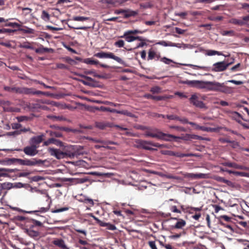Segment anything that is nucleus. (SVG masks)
<instances>
[{"mask_svg": "<svg viewBox=\"0 0 249 249\" xmlns=\"http://www.w3.org/2000/svg\"><path fill=\"white\" fill-rule=\"evenodd\" d=\"M155 57L159 58L160 56L156 55V52L152 50H149L148 53V60H152Z\"/></svg>", "mask_w": 249, "mask_h": 249, "instance_id": "obj_34", "label": "nucleus"}, {"mask_svg": "<svg viewBox=\"0 0 249 249\" xmlns=\"http://www.w3.org/2000/svg\"><path fill=\"white\" fill-rule=\"evenodd\" d=\"M20 30L23 31L25 33L28 34H33L34 31V30L33 29L28 27H27L26 29H20Z\"/></svg>", "mask_w": 249, "mask_h": 249, "instance_id": "obj_61", "label": "nucleus"}, {"mask_svg": "<svg viewBox=\"0 0 249 249\" xmlns=\"http://www.w3.org/2000/svg\"><path fill=\"white\" fill-rule=\"evenodd\" d=\"M221 34L223 36H233L234 34V31L232 30L230 31H224L221 33Z\"/></svg>", "mask_w": 249, "mask_h": 249, "instance_id": "obj_49", "label": "nucleus"}, {"mask_svg": "<svg viewBox=\"0 0 249 249\" xmlns=\"http://www.w3.org/2000/svg\"><path fill=\"white\" fill-rule=\"evenodd\" d=\"M229 22L234 25L240 26L244 25V22L242 21L241 18L239 19L235 18H231L229 20Z\"/></svg>", "mask_w": 249, "mask_h": 249, "instance_id": "obj_27", "label": "nucleus"}, {"mask_svg": "<svg viewBox=\"0 0 249 249\" xmlns=\"http://www.w3.org/2000/svg\"><path fill=\"white\" fill-rule=\"evenodd\" d=\"M41 17L44 21H48L50 19L49 14L44 10L42 11Z\"/></svg>", "mask_w": 249, "mask_h": 249, "instance_id": "obj_42", "label": "nucleus"}, {"mask_svg": "<svg viewBox=\"0 0 249 249\" xmlns=\"http://www.w3.org/2000/svg\"><path fill=\"white\" fill-rule=\"evenodd\" d=\"M49 209V207H41L38 211H24V212L28 213H36L37 212L45 213L47 212Z\"/></svg>", "mask_w": 249, "mask_h": 249, "instance_id": "obj_33", "label": "nucleus"}, {"mask_svg": "<svg viewBox=\"0 0 249 249\" xmlns=\"http://www.w3.org/2000/svg\"><path fill=\"white\" fill-rule=\"evenodd\" d=\"M40 102L42 103H43V104H48V105H51L53 106H57L56 103H55V102H53V101H49V100H45V101H41Z\"/></svg>", "mask_w": 249, "mask_h": 249, "instance_id": "obj_58", "label": "nucleus"}, {"mask_svg": "<svg viewBox=\"0 0 249 249\" xmlns=\"http://www.w3.org/2000/svg\"><path fill=\"white\" fill-rule=\"evenodd\" d=\"M101 2L103 3L115 4L117 3V0H101Z\"/></svg>", "mask_w": 249, "mask_h": 249, "instance_id": "obj_52", "label": "nucleus"}, {"mask_svg": "<svg viewBox=\"0 0 249 249\" xmlns=\"http://www.w3.org/2000/svg\"><path fill=\"white\" fill-rule=\"evenodd\" d=\"M17 169H8L4 168H0V177H7L8 174L7 173H14L17 171Z\"/></svg>", "mask_w": 249, "mask_h": 249, "instance_id": "obj_18", "label": "nucleus"}, {"mask_svg": "<svg viewBox=\"0 0 249 249\" xmlns=\"http://www.w3.org/2000/svg\"><path fill=\"white\" fill-rule=\"evenodd\" d=\"M218 219H219V223L222 225H224V224L222 222V219H223L225 221H227V222H230V221H231V218L227 215H221L220 216H219V217L218 218Z\"/></svg>", "mask_w": 249, "mask_h": 249, "instance_id": "obj_31", "label": "nucleus"}, {"mask_svg": "<svg viewBox=\"0 0 249 249\" xmlns=\"http://www.w3.org/2000/svg\"><path fill=\"white\" fill-rule=\"evenodd\" d=\"M95 126L96 127L100 129H104L107 127H112V125L108 123L104 122H96L95 123Z\"/></svg>", "mask_w": 249, "mask_h": 249, "instance_id": "obj_23", "label": "nucleus"}, {"mask_svg": "<svg viewBox=\"0 0 249 249\" xmlns=\"http://www.w3.org/2000/svg\"><path fill=\"white\" fill-rule=\"evenodd\" d=\"M9 160H16L17 162L20 165L29 166L40 165L43 164L45 162V160H43L40 159H37L36 158H33L31 159H9Z\"/></svg>", "mask_w": 249, "mask_h": 249, "instance_id": "obj_2", "label": "nucleus"}, {"mask_svg": "<svg viewBox=\"0 0 249 249\" xmlns=\"http://www.w3.org/2000/svg\"><path fill=\"white\" fill-rule=\"evenodd\" d=\"M27 187H29V184H23L21 182H17V183L13 184V188H27Z\"/></svg>", "mask_w": 249, "mask_h": 249, "instance_id": "obj_35", "label": "nucleus"}, {"mask_svg": "<svg viewBox=\"0 0 249 249\" xmlns=\"http://www.w3.org/2000/svg\"><path fill=\"white\" fill-rule=\"evenodd\" d=\"M164 177L169 179H175L177 180H180L181 179V178L179 177L173 176L170 174H165Z\"/></svg>", "mask_w": 249, "mask_h": 249, "instance_id": "obj_55", "label": "nucleus"}, {"mask_svg": "<svg viewBox=\"0 0 249 249\" xmlns=\"http://www.w3.org/2000/svg\"><path fill=\"white\" fill-rule=\"evenodd\" d=\"M22 88L19 87H12V92H15L16 93L21 94Z\"/></svg>", "mask_w": 249, "mask_h": 249, "instance_id": "obj_60", "label": "nucleus"}, {"mask_svg": "<svg viewBox=\"0 0 249 249\" xmlns=\"http://www.w3.org/2000/svg\"><path fill=\"white\" fill-rule=\"evenodd\" d=\"M127 33L129 34H142L143 33L142 31L138 30H128L126 31Z\"/></svg>", "mask_w": 249, "mask_h": 249, "instance_id": "obj_57", "label": "nucleus"}, {"mask_svg": "<svg viewBox=\"0 0 249 249\" xmlns=\"http://www.w3.org/2000/svg\"><path fill=\"white\" fill-rule=\"evenodd\" d=\"M221 83L216 81H209L208 91H219Z\"/></svg>", "mask_w": 249, "mask_h": 249, "instance_id": "obj_11", "label": "nucleus"}, {"mask_svg": "<svg viewBox=\"0 0 249 249\" xmlns=\"http://www.w3.org/2000/svg\"><path fill=\"white\" fill-rule=\"evenodd\" d=\"M100 110L103 111H108L112 113H116L117 112V109H111L110 108L103 106L100 107Z\"/></svg>", "mask_w": 249, "mask_h": 249, "instance_id": "obj_43", "label": "nucleus"}, {"mask_svg": "<svg viewBox=\"0 0 249 249\" xmlns=\"http://www.w3.org/2000/svg\"><path fill=\"white\" fill-rule=\"evenodd\" d=\"M182 84H186L191 87L199 89H204L208 90L209 81L201 80H185L180 82Z\"/></svg>", "mask_w": 249, "mask_h": 249, "instance_id": "obj_3", "label": "nucleus"}, {"mask_svg": "<svg viewBox=\"0 0 249 249\" xmlns=\"http://www.w3.org/2000/svg\"><path fill=\"white\" fill-rule=\"evenodd\" d=\"M186 225V222L185 220L179 219L178 221L176 223L175 226L173 227V228L176 229H182Z\"/></svg>", "mask_w": 249, "mask_h": 249, "instance_id": "obj_26", "label": "nucleus"}, {"mask_svg": "<svg viewBox=\"0 0 249 249\" xmlns=\"http://www.w3.org/2000/svg\"><path fill=\"white\" fill-rule=\"evenodd\" d=\"M48 152L51 156L55 157L57 159H63L66 157L73 158L76 155L75 152H63L59 149L53 148H49Z\"/></svg>", "mask_w": 249, "mask_h": 249, "instance_id": "obj_4", "label": "nucleus"}, {"mask_svg": "<svg viewBox=\"0 0 249 249\" xmlns=\"http://www.w3.org/2000/svg\"><path fill=\"white\" fill-rule=\"evenodd\" d=\"M19 46L21 48L30 49L32 50L34 49V47L31 45V43L28 42H24L20 44Z\"/></svg>", "mask_w": 249, "mask_h": 249, "instance_id": "obj_39", "label": "nucleus"}, {"mask_svg": "<svg viewBox=\"0 0 249 249\" xmlns=\"http://www.w3.org/2000/svg\"><path fill=\"white\" fill-rule=\"evenodd\" d=\"M48 133H49L50 136L52 137H55L57 138H61L62 137V134L59 132L49 131H48Z\"/></svg>", "mask_w": 249, "mask_h": 249, "instance_id": "obj_38", "label": "nucleus"}, {"mask_svg": "<svg viewBox=\"0 0 249 249\" xmlns=\"http://www.w3.org/2000/svg\"><path fill=\"white\" fill-rule=\"evenodd\" d=\"M152 146L157 147H163V144L158 143H153L150 141H144L142 148L148 150H156V149L152 148Z\"/></svg>", "mask_w": 249, "mask_h": 249, "instance_id": "obj_9", "label": "nucleus"}, {"mask_svg": "<svg viewBox=\"0 0 249 249\" xmlns=\"http://www.w3.org/2000/svg\"><path fill=\"white\" fill-rule=\"evenodd\" d=\"M144 97L146 98L147 99H152L157 101L163 100L169 98V97L167 96H153L149 94L144 95Z\"/></svg>", "mask_w": 249, "mask_h": 249, "instance_id": "obj_19", "label": "nucleus"}, {"mask_svg": "<svg viewBox=\"0 0 249 249\" xmlns=\"http://www.w3.org/2000/svg\"><path fill=\"white\" fill-rule=\"evenodd\" d=\"M17 119L18 120V122H21L28 120V117L25 116H21L17 117Z\"/></svg>", "mask_w": 249, "mask_h": 249, "instance_id": "obj_62", "label": "nucleus"}, {"mask_svg": "<svg viewBox=\"0 0 249 249\" xmlns=\"http://www.w3.org/2000/svg\"><path fill=\"white\" fill-rule=\"evenodd\" d=\"M233 63V61L226 63L225 61L216 62L213 64L212 71L215 72H220L226 70L227 68Z\"/></svg>", "mask_w": 249, "mask_h": 249, "instance_id": "obj_7", "label": "nucleus"}, {"mask_svg": "<svg viewBox=\"0 0 249 249\" xmlns=\"http://www.w3.org/2000/svg\"><path fill=\"white\" fill-rule=\"evenodd\" d=\"M1 187L3 189H10L13 188V184L10 182H5L1 184Z\"/></svg>", "mask_w": 249, "mask_h": 249, "instance_id": "obj_40", "label": "nucleus"}, {"mask_svg": "<svg viewBox=\"0 0 249 249\" xmlns=\"http://www.w3.org/2000/svg\"><path fill=\"white\" fill-rule=\"evenodd\" d=\"M240 67L241 64L239 63L235 65V66L231 67V70L232 71H240L241 70V69H240Z\"/></svg>", "mask_w": 249, "mask_h": 249, "instance_id": "obj_51", "label": "nucleus"}, {"mask_svg": "<svg viewBox=\"0 0 249 249\" xmlns=\"http://www.w3.org/2000/svg\"><path fill=\"white\" fill-rule=\"evenodd\" d=\"M51 143H53L55 145H56L57 146H59L60 147L63 146V143L61 141L56 140L53 138L49 139L48 140L45 141L44 142L43 144H44V145L47 146V145H49Z\"/></svg>", "mask_w": 249, "mask_h": 249, "instance_id": "obj_16", "label": "nucleus"}, {"mask_svg": "<svg viewBox=\"0 0 249 249\" xmlns=\"http://www.w3.org/2000/svg\"><path fill=\"white\" fill-rule=\"evenodd\" d=\"M197 128H199L200 130H201L203 131L206 132H215L219 130V128H211L209 127H205L203 126H197Z\"/></svg>", "mask_w": 249, "mask_h": 249, "instance_id": "obj_25", "label": "nucleus"}, {"mask_svg": "<svg viewBox=\"0 0 249 249\" xmlns=\"http://www.w3.org/2000/svg\"><path fill=\"white\" fill-rule=\"evenodd\" d=\"M176 47L178 48H182L183 49H186L187 48H190L191 45L184 43H176Z\"/></svg>", "mask_w": 249, "mask_h": 249, "instance_id": "obj_37", "label": "nucleus"}, {"mask_svg": "<svg viewBox=\"0 0 249 249\" xmlns=\"http://www.w3.org/2000/svg\"><path fill=\"white\" fill-rule=\"evenodd\" d=\"M47 117L48 118L51 119L54 122H62L67 121V119L63 116H54L50 115H48Z\"/></svg>", "mask_w": 249, "mask_h": 249, "instance_id": "obj_20", "label": "nucleus"}, {"mask_svg": "<svg viewBox=\"0 0 249 249\" xmlns=\"http://www.w3.org/2000/svg\"><path fill=\"white\" fill-rule=\"evenodd\" d=\"M38 147V146H35L30 144V146L25 147L23 151L26 155L33 157L38 153V151L37 149Z\"/></svg>", "mask_w": 249, "mask_h": 249, "instance_id": "obj_8", "label": "nucleus"}, {"mask_svg": "<svg viewBox=\"0 0 249 249\" xmlns=\"http://www.w3.org/2000/svg\"><path fill=\"white\" fill-rule=\"evenodd\" d=\"M122 37H124L125 40L128 42H131L134 41L136 40H143V37L137 36H131L130 34L127 33V32H124V36H121Z\"/></svg>", "mask_w": 249, "mask_h": 249, "instance_id": "obj_12", "label": "nucleus"}, {"mask_svg": "<svg viewBox=\"0 0 249 249\" xmlns=\"http://www.w3.org/2000/svg\"><path fill=\"white\" fill-rule=\"evenodd\" d=\"M106 227L107 230L111 231H114L116 229V227L114 225L111 224L109 223H108Z\"/></svg>", "mask_w": 249, "mask_h": 249, "instance_id": "obj_64", "label": "nucleus"}, {"mask_svg": "<svg viewBox=\"0 0 249 249\" xmlns=\"http://www.w3.org/2000/svg\"><path fill=\"white\" fill-rule=\"evenodd\" d=\"M189 212L190 213H193L194 212H199L202 210V207H190L188 208Z\"/></svg>", "mask_w": 249, "mask_h": 249, "instance_id": "obj_44", "label": "nucleus"}, {"mask_svg": "<svg viewBox=\"0 0 249 249\" xmlns=\"http://www.w3.org/2000/svg\"><path fill=\"white\" fill-rule=\"evenodd\" d=\"M21 94L27 95H35L36 94V90L33 88H22Z\"/></svg>", "mask_w": 249, "mask_h": 249, "instance_id": "obj_22", "label": "nucleus"}, {"mask_svg": "<svg viewBox=\"0 0 249 249\" xmlns=\"http://www.w3.org/2000/svg\"><path fill=\"white\" fill-rule=\"evenodd\" d=\"M140 42L138 44L136 47L134 48V49H138L139 48H142L144 46L147 45L146 43V41H147V39L143 37V40H139Z\"/></svg>", "mask_w": 249, "mask_h": 249, "instance_id": "obj_41", "label": "nucleus"}, {"mask_svg": "<svg viewBox=\"0 0 249 249\" xmlns=\"http://www.w3.org/2000/svg\"><path fill=\"white\" fill-rule=\"evenodd\" d=\"M88 19H89V18H88V17H81V16L74 17L73 18V19L74 20L78 21H83L88 20Z\"/></svg>", "mask_w": 249, "mask_h": 249, "instance_id": "obj_47", "label": "nucleus"}, {"mask_svg": "<svg viewBox=\"0 0 249 249\" xmlns=\"http://www.w3.org/2000/svg\"><path fill=\"white\" fill-rule=\"evenodd\" d=\"M27 188H30L29 191L32 193L36 192L37 193H39L40 194H44L45 195L46 197H47V198L48 199H50V197L49 196L48 194L46 193L43 190H38L36 187L33 188V187H31L30 185H29V187H27Z\"/></svg>", "mask_w": 249, "mask_h": 249, "instance_id": "obj_21", "label": "nucleus"}, {"mask_svg": "<svg viewBox=\"0 0 249 249\" xmlns=\"http://www.w3.org/2000/svg\"><path fill=\"white\" fill-rule=\"evenodd\" d=\"M234 175L236 176L249 177V174L243 172L235 171Z\"/></svg>", "mask_w": 249, "mask_h": 249, "instance_id": "obj_46", "label": "nucleus"}, {"mask_svg": "<svg viewBox=\"0 0 249 249\" xmlns=\"http://www.w3.org/2000/svg\"><path fill=\"white\" fill-rule=\"evenodd\" d=\"M219 92H223L226 94H230L233 92V90L231 87L226 86L224 83H221Z\"/></svg>", "mask_w": 249, "mask_h": 249, "instance_id": "obj_17", "label": "nucleus"}, {"mask_svg": "<svg viewBox=\"0 0 249 249\" xmlns=\"http://www.w3.org/2000/svg\"><path fill=\"white\" fill-rule=\"evenodd\" d=\"M185 178H190L192 179H199V178H209V175L203 173H187L184 175Z\"/></svg>", "mask_w": 249, "mask_h": 249, "instance_id": "obj_10", "label": "nucleus"}, {"mask_svg": "<svg viewBox=\"0 0 249 249\" xmlns=\"http://www.w3.org/2000/svg\"><path fill=\"white\" fill-rule=\"evenodd\" d=\"M31 179L32 181H38L40 180H42L44 179V178L41 176H36L34 177H33L31 178Z\"/></svg>", "mask_w": 249, "mask_h": 249, "instance_id": "obj_54", "label": "nucleus"}, {"mask_svg": "<svg viewBox=\"0 0 249 249\" xmlns=\"http://www.w3.org/2000/svg\"><path fill=\"white\" fill-rule=\"evenodd\" d=\"M148 245L151 249H158L155 241H149Z\"/></svg>", "mask_w": 249, "mask_h": 249, "instance_id": "obj_63", "label": "nucleus"}, {"mask_svg": "<svg viewBox=\"0 0 249 249\" xmlns=\"http://www.w3.org/2000/svg\"><path fill=\"white\" fill-rule=\"evenodd\" d=\"M160 61L162 62L163 63L169 65L171 63H176L175 62L173 61L172 59H170L169 58H168L166 57H163L160 59Z\"/></svg>", "mask_w": 249, "mask_h": 249, "instance_id": "obj_45", "label": "nucleus"}, {"mask_svg": "<svg viewBox=\"0 0 249 249\" xmlns=\"http://www.w3.org/2000/svg\"><path fill=\"white\" fill-rule=\"evenodd\" d=\"M144 136L151 137L158 139L163 140L165 141H170L171 138L176 139H183L182 137L175 136L171 134H166L162 132L156 128H147L145 131Z\"/></svg>", "mask_w": 249, "mask_h": 249, "instance_id": "obj_1", "label": "nucleus"}, {"mask_svg": "<svg viewBox=\"0 0 249 249\" xmlns=\"http://www.w3.org/2000/svg\"><path fill=\"white\" fill-rule=\"evenodd\" d=\"M124 42L123 40H119L118 41H117L114 43V45L116 47H117L119 48H121V47H124Z\"/></svg>", "mask_w": 249, "mask_h": 249, "instance_id": "obj_50", "label": "nucleus"}, {"mask_svg": "<svg viewBox=\"0 0 249 249\" xmlns=\"http://www.w3.org/2000/svg\"><path fill=\"white\" fill-rule=\"evenodd\" d=\"M53 243L62 249H69V248L66 246L64 240L62 239H55L53 241Z\"/></svg>", "mask_w": 249, "mask_h": 249, "instance_id": "obj_15", "label": "nucleus"}, {"mask_svg": "<svg viewBox=\"0 0 249 249\" xmlns=\"http://www.w3.org/2000/svg\"><path fill=\"white\" fill-rule=\"evenodd\" d=\"M94 56L99 58H111L120 64H124V61L121 58L115 55L112 53L100 52L94 54Z\"/></svg>", "mask_w": 249, "mask_h": 249, "instance_id": "obj_5", "label": "nucleus"}, {"mask_svg": "<svg viewBox=\"0 0 249 249\" xmlns=\"http://www.w3.org/2000/svg\"><path fill=\"white\" fill-rule=\"evenodd\" d=\"M215 179L219 182H223V183H226L227 185H228V186H232V182H231V181L229 180H227L225 178H224L223 177H216L215 178Z\"/></svg>", "mask_w": 249, "mask_h": 249, "instance_id": "obj_29", "label": "nucleus"}, {"mask_svg": "<svg viewBox=\"0 0 249 249\" xmlns=\"http://www.w3.org/2000/svg\"><path fill=\"white\" fill-rule=\"evenodd\" d=\"M86 73L87 74H93V76L95 77H97V78H104V76L102 75H100V74H98L97 73H96L94 71H87L86 72Z\"/></svg>", "mask_w": 249, "mask_h": 249, "instance_id": "obj_59", "label": "nucleus"}, {"mask_svg": "<svg viewBox=\"0 0 249 249\" xmlns=\"http://www.w3.org/2000/svg\"><path fill=\"white\" fill-rule=\"evenodd\" d=\"M144 141L142 140H137L135 141V146L139 148H142Z\"/></svg>", "mask_w": 249, "mask_h": 249, "instance_id": "obj_53", "label": "nucleus"}, {"mask_svg": "<svg viewBox=\"0 0 249 249\" xmlns=\"http://www.w3.org/2000/svg\"><path fill=\"white\" fill-rule=\"evenodd\" d=\"M206 54L209 56H212L214 55H223L222 52L212 50H208L207 51Z\"/></svg>", "mask_w": 249, "mask_h": 249, "instance_id": "obj_32", "label": "nucleus"}, {"mask_svg": "<svg viewBox=\"0 0 249 249\" xmlns=\"http://www.w3.org/2000/svg\"><path fill=\"white\" fill-rule=\"evenodd\" d=\"M27 234L31 237H37L39 235V233L37 231H35L32 229V227L26 230Z\"/></svg>", "mask_w": 249, "mask_h": 249, "instance_id": "obj_30", "label": "nucleus"}, {"mask_svg": "<svg viewBox=\"0 0 249 249\" xmlns=\"http://www.w3.org/2000/svg\"><path fill=\"white\" fill-rule=\"evenodd\" d=\"M150 91L153 93H159L161 92V89L158 86H156L150 89Z\"/></svg>", "mask_w": 249, "mask_h": 249, "instance_id": "obj_48", "label": "nucleus"}, {"mask_svg": "<svg viewBox=\"0 0 249 249\" xmlns=\"http://www.w3.org/2000/svg\"><path fill=\"white\" fill-rule=\"evenodd\" d=\"M116 113L123 114L125 116H129V117H130L132 118L136 117L135 115H134V114L132 113L131 112L128 111L127 110H117V112Z\"/></svg>", "mask_w": 249, "mask_h": 249, "instance_id": "obj_28", "label": "nucleus"}, {"mask_svg": "<svg viewBox=\"0 0 249 249\" xmlns=\"http://www.w3.org/2000/svg\"><path fill=\"white\" fill-rule=\"evenodd\" d=\"M138 14V12L137 11H132L130 9H127L125 10L124 11V17L125 18H128L130 17H134L136 16Z\"/></svg>", "mask_w": 249, "mask_h": 249, "instance_id": "obj_24", "label": "nucleus"}, {"mask_svg": "<svg viewBox=\"0 0 249 249\" xmlns=\"http://www.w3.org/2000/svg\"><path fill=\"white\" fill-rule=\"evenodd\" d=\"M83 202L84 203H89V204L90 206H93L94 205V202H93V200L91 199V198H87V197H86Z\"/></svg>", "mask_w": 249, "mask_h": 249, "instance_id": "obj_56", "label": "nucleus"}, {"mask_svg": "<svg viewBox=\"0 0 249 249\" xmlns=\"http://www.w3.org/2000/svg\"><path fill=\"white\" fill-rule=\"evenodd\" d=\"M222 164L224 166H228L230 167H233L235 169H242V170H249V168L242 166L238 165L234 162H226L222 163Z\"/></svg>", "mask_w": 249, "mask_h": 249, "instance_id": "obj_14", "label": "nucleus"}, {"mask_svg": "<svg viewBox=\"0 0 249 249\" xmlns=\"http://www.w3.org/2000/svg\"><path fill=\"white\" fill-rule=\"evenodd\" d=\"M43 135H39L35 136L31 138L29 141V143L31 145L35 146H38L43 141Z\"/></svg>", "mask_w": 249, "mask_h": 249, "instance_id": "obj_13", "label": "nucleus"}, {"mask_svg": "<svg viewBox=\"0 0 249 249\" xmlns=\"http://www.w3.org/2000/svg\"><path fill=\"white\" fill-rule=\"evenodd\" d=\"M84 62L87 64L90 65H97L99 64V61L98 60H95L91 59V58H87L84 60Z\"/></svg>", "mask_w": 249, "mask_h": 249, "instance_id": "obj_36", "label": "nucleus"}, {"mask_svg": "<svg viewBox=\"0 0 249 249\" xmlns=\"http://www.w3.org/2000/svg\"><path fill=\"white\" fill-rule=\"evenodd\" d=\"M189 101L191 104L196 107L207 108L205 104L202 101L199 100V94L197 93L192 94L189 98Z\"/></svg>", "mask_w": 249, "mask_h": 249, "instance_id": "obj_6", "label": "nucleus"}]
</instances>
